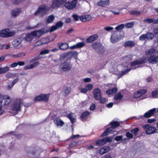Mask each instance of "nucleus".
Here are the masks:
<instances>
[{
	"label": "nucleus",
	"mask_w": 158,
	"mask_h": 158,
	"mask_svg": "<svg viewBox=\"0 0 158 158\" xmlns=\"http://www.w3.org/2000/svg\"><path fill=\"white\" fill-rule=\"evenodd\" d=\"M158 50L155 49L153 48H152L149 50H146L145 52V54L146 56H150V57L147 60L146 58L141 59L131 63L130 66L131 67V69H135L139 67V66L137 67H135L139 64H142L146 63L148 61L149 63L155 64L158 63ZM131 70V69H128L124 71H122L121 72L118 74V78H119L123 75L126 74Z\"/></svg>",
	"instance_id": "obj_1"
},
{
	"label": "nucleus",
	"mask_w": 158,
	"mask_h": 158,
	"mask_svg": "<svg viewBox=\"0 0 158 158\" xmlns=\"http://www.w3.org/2000/svg\"><path fill=\"white\" fill-rule=\"evenodd\" d=\"M92 47L95 51L99 54H103L106 51L105 48L102 44L98 41L93 43Z\"/></svg>",
	"instance_id": "obj_2"
},
{
	"label": "nucleus",
	"mask_w": 158,
	"mask_h": 158,
	"mask_svg": "<svg viewBox=\"0 0 158 158\" xmlns=\"http://www.w3.org/2000/svg\"><path fill=\"white\" fill-rule=\"evenodd\" d=\"M72 65L69 62L66 61L61 63L59 66V69L64 72H69L71 69Z\"/></svg>",
	"instance_id": "obj_3"
},
{
	"label": "nucleus",
	"mask_w": 158,
	"mask_h": 158,
	"mask_svg": "<svg viewBox=\"0 0 158 158\" xmlns=\"http://www.w3.org/2000/svg\"><path fill=\"white\" fill-rule=\"evenodd\" d=\"M8 29H3L0 31V36L3 37L7 38L11 37L15 35V31L9 32Z\"/></svg>",
	"instance_id": "obj_4"
},
{
	"label": "nucleus",
	"mask_w": 158,
	"mask_h": 158,
	"mask_svg": "<svg viewBox=\"0 0 158 158\" xmlns=\"http://www.w3.org/2000/svg\"><path fill=\"white\" fill-rule=\"evenodd\" d=\"M49 95L48 94H42L36 96L34 99L35 102L44 101L47 102L48 100Z\"/></svg>",
	"instance_id": "obj_5"
},
{
	"label": "nucleus",
	"mask_w": 158,
	"mask_h": 158,
	"mask_svg": "<svg viewBox=\"0 0 158 158\" xmlns=\"http://www.w3.org/2000/svg\"><path fill=\"white\" fill-rule=\"evenodd\" d=\"M143 128L145 130V133L148 135H150L155 133L156 131V128L148 124H145L142 126Z\"/></svg>",
	"instance_id": "obj_6"
},
{
	"label": "nucleus",
	"mask_w": 158,
	"mask_h": 158,
	"mask_svg": "<svg viewBox=\"0 0 158 158\" xmlns=\"http://www.w3.org/2000/svg\"><path fill=\"white\" fill-rule=\"evenodd\" d=\"M66 1V0H53L51 5V7L53 9H56L63 5Z\"/></svg>",
	"instance_id": "obj_7"
},
{
	"label": "nucleus",
	"mask_w": 158,
	"mask_h": 158,
	"mask_svg": "<svg viewBox=\"0 0 158 158\" xmlns=\"http://www.w3.org/2000/svg\"><path fill=\"white\" fill-rule=\"evenodd\" d=\"M46 6L44 5L40 7L38 10L34 13V15H39L40 16H43L47 13V11L46 10Z\"/></svg>",
	"instance_id": "obj_8"
},
{
	"label": "nucleus",
	"mask_w": 158,
	"mask_h": 158,
	"mask_svg": "<svg viewBox=\"0 0 158 158\" xmlns=\"http://www.w3.org/2000/svg\"><path fill=\"white\" fill-rule=\"evenodd\" d=\"M12 110L16 111L20 110V98H17L14 100L13 104L11 106Z\"/></svg>",
	"instance_id": "obj_9"
},
{
	"label": "nucleus",
	"mask_w": 158,
	"mask_h": 158,
	"mask_svg": "<svg viewBox=\"0 0 158 158\" xmlns=\"http://www.w3.org/2000/svg\"><path fill=\"white\" fill-rule=\"evenodd\" d=\"M77 3V0H72L66 2L65 4V6L69 10H71L76 7Z\"/></svg>",
	"instance_id": "obj_10"
},
{
	"label": "nucleus",
	"mask_w": 158,
	"mask_h": 158,
	"mask_svg": "<svg viewBox=\"0 0 158 158\" xmlns=\"http://www.w3.org/2000/svg\"><path fill=\"white\" fill-rule=\"evenodd\" d=\"M156 108H154L151 109L148 111L146 112L143 115L140 116V118H150L151 116L154 115V114L156 112Z\"/></svg>",
	"instance_id": "obj_11"
},
{
	"label": "nucleus",
	"mask_w": 158,
	"mask_h": 158,
	"mask_svg": "<svg viewBox=\"0 0 158 158\" xmlns=\"http://www.w3.org/2000/svg\"><path fill=\"white\" fill-rule=\"evenodd\" d=\"M118 32L117 31H115L111 36L110 41L113 44L117 42L120 39L117 34Z\"/></svg>",
	"instance_id": "obj_12"
},
{
	"label": "nucleus",
	"mask_w": 158,
	"mask_h": 158,
	"mask_svg": "<svg viewBox=\"0 0 158 158\" xmlns=\"http://www.w3.org/2000/svg\"><path fill=\"white\" fill-rule=\"evenodd\" d=\"M94 96L95 99L97 100L101 98V92L99 89L97 88L94 89Z\"/></svg>",
	"instance_id": "obj_13"
},
{
	"label": "nucleus",
	"mask_w": 158,
	"mask_h": 158,
	"mask_svg": "<svg viewBox=\"0 0 158 158\" xmlns=\"http://www.w3.org/2000/svg\"><path fill=\"white\" fill-rule=\"evenodd\" d=\"M110 0H106L103 1L102 0L98 1L97 2V5L99 6L105 7L109 5Z\"/></svg>",
	"instance_id": "obj_14"
},
{
	"label": "nucleus",
	"mask_w": 158,
	"mask_h": 158,
	"mask_svg": "<svg viewBox=\"0 0 158 158\" xmlns=\"http://www.w3.org/2000/svg\"><path fill=\"white\" fill-rule=\"evenodd\" d=\"M115 131V128L112 126L107 128L101 135V137H103L108 135V134L112 133Z\"/></svg>",
	"instance_id": "obj_15"
},
{
	"label": "nucleus",
	"mask_w": 158,
	"mask_h": 158,
	"mask_svg": "<svg viewBox=\"0 0 158 158\" xmlns=\"http://www.w3.org/2000/svg\"><path fill=\"white\" fill-rule=\"evenodd\" d=\"M45 32L43 30H36L31 32L34 36H36L38 38L40 37V36L45 33Z\"/></svg>",
	"instance_id": "obj_16"
},
{
	"label": "nucleus",
	"mask_w": 158,
	"mask_h": 158,
	"mask_svg": "<svg viewBox=\"0 0 158 158\" xmlns=\"http://www.w3.org/2000/svg\"><path fill=\"white\" fill-rule=\"evenodd\" d=\"M98 38V35L94 34L91 35L86 39V41L87 43H91L96 40Z\"/></svg>",
	"instance_id": "obj_17"
},
{
	"label": "nucleus",
	"mask_w": 158,
	"mask_h": 158,
	"mask_svg": "<svg viewBox=\"0 0 158 158\" xmlns=\"http://www.w3.org/2000/svg\"><path fill=\"white\" fill-rule=\"evenodd\" d=\"M153 32L155 35L154 38V45L156 46H158V28H155L153 30Z\"/></svg>",
	"instance_id": "obj_18"
},
{
	"label": "nucleus",
	"mask_w": 158,
	"mask_h": 158,
	"mask_svg": "<svg viewBox=\"0 0 158 158\" xmlns=\"http://www.w3.org/2000/svg\"><path fill=\"white\" fill-rule=\"evenodd\" d=\"M3 100H4V103L3 104V106H8L11 101L10 97L8 95H3Z\"/></svg>",
	"instance_id": "obj_19"
},
{
	"label": "nucleus",
	"mask_w": 158,
	"mask_h": 158,
	"mask_svg": "<svg viewBox=\"0 0 158 158\" xmlns=\"http://www.w3.org/2000/svg\"><path fill=\"white\" fill-rule=\"evenodd\" d=\"M146 92L147 90L146 89L140 90L134 94V97L135 98H139L144 94Z\"/></svg>",
	"instance_id": "obj_20"
},
{
	"label": "nucleus",
	"mask_w": 158,
	"mask_h": 158,
	"mask_svg": "<svg viewBox=\"0 0 158 158\" xmlns=\"http://www.w3.org/2000/svg\"><path fill=\"white\" fill-rule=\"evenodd\" d=\"M40 64V63L38 61H36L32 64L27 65L25 66L24 69H32L34 67H35L38 66Z\"/></svg>",
	"instance_id": "obj_21"
},
{
	"label": "nucleus",
	"mask_w": 158,
	"mask_h": 158,
	"mask_svg": "<svg viewBox=\"0 0 158 158\" xmlns=\"http://www.w3.org/2000/svg\"><path fill=\"white\" fill-rule=\"evenodd\" d=\"M85 43L82 42H79L76 45H74L70 47L71 49H74L75 48H79L83 47L85 45Z\"/></svg>",
	"instance_id": "obj_22"
},
{
	"label": "nucleus",
	"mask_w": 158,
	"mask_h": 158,
	"mask_svg": "<svg viewBox=\"0 0 158 158\" xmlns=\"http://www.w3.org/2000/svg\"><path fill=\"white\" fill-rule=\"evenodd\" d=\"M34 37L31 32L30 33H28L24 37V40L27 42H30L34 39Z\"/></svg>",
	"instance_id": "obj_23"
},
{
	"label": "nucleus",
	"mask_w": 158,
	"mask_h": 158,
	"mask_svg": "<svg viewBox=\"0 0 158 158\" xmlns=\"http://www.w3.org/2000/svg\"><path fill=\"white\" fill-rule=\"evenodd\" d=\"M54 123L57 126L62 127L64 123V122L59 118H57L54 120Z\"/></svg>",
	"instance_id": "obj_24"
},
{
	"label": "nucleus",
	"mask_w": 158,
	"mask_h": 158,
	"mask_svg": "<svg viewBox=\"0 0 158 158\" xmlns=\"http://www.w3.org/2000/svg\"><path fill=\"white\" fill-rule=\"evenodd\" d=\"M67 117L70 120L72 124L76 122L75 115L73 113H70L68 114Z\"/></svg>",
	"instance_id": "obj_25"
},
{
	"label": "nucleus",
	"mask_w": 158,
	"mask_h": 158,
	"mask_svg": "<svg viewBox=\"0 0 158 158\" xmlns=\"http://www.w3.org/2000/svg\"><path fill=\"white\" fill-rule=\"evenodd\" d=\"M135 45V42L131 41H128L126 42L124 44V46L125 47H133Z\"/></svg>",
	"instance_id": "obj_26"
},
{
	"label": "nucleus",
	"mask_w": 158,
	"mask_h": 158,
	"mask_svg": "<svg viewBox=\"0 0 158 158\" xmlns=\"http://www.w3.org/2000/svg\"><path fill=\"white\" fill-rule=\"evenodd\" d=\"M58 46L60 49L63 50L67 49L69 47L68 44L65 43H61L60 44H59Z\"/></svg>",
	"instance_id": "obj_27"
},
{
	"label": "nucleus",
	"mask_w": 158,
	"mask_h": 158,
	"mask_svg": "<svg viewBox=\"0 0 158 158\" xmlns=\"http://www.w3.org/2000/svg\"><path fill=\"white\" fill-rule=\"evenodd\" d=\"M20 12V8H18L17 9L12 10L11 12V14L12 16L14 17H15L19 15Z\"/></svg>",
	"instance_id": "obj_28"
},
{
	"label": "nucleus",
	"mask_w": 158,
	"mask_h": 158,
	"mask_svg": "<svg viewBox=\"0 0 158 158\" xmlns=\"http://www.w3.org/2000/svg\"><path fill=\"white\" fill-rule=\"evenodd\" d=\"M132 59V57L131 55H128L127 56H124L121 58V60H123L124 62H127L131 60Z\"/></svg>",
	"instance_id": "obj_29"
},
{
	"label": "nucleus",
	"mask_w": 158,
	"mask_h": 158,
	"mask_svg": "<svg viewBox=\"0 0 158 158\" xmlns=\"http://www.w3.org/2000/svg\"><path fill=\"white\" fill-rule=\"evenodd\" d=\"M117 91V89L114 87L113 89H109L106 91V93L108 95L113 94Z\"/></svg>",
	"instance_id": "obj_30"
},
{
	"label": "nucleus",
	"mask_w": 158,
	"mask_h": 158,
	"mask_svg": "<svg viewBox=\"0 0 158 158\" xmlns=\"http://www.w3.org/2000/svg\"><path fill=\"white\" fill-rule=\"evenodd\" d=\"M89 114V112L85 111L82 113L81 116V120L84 121L85 120L86 118Z\"/></svg>",
	"instance_id": "obj_31"
},
{
	"label": "nucleus",
	"mask_w": 158,
	"mask_h": 158,
	"mask_svg": "<svg viewBox=\"0 0 158 158\" xmlns=\"http://www.w3.org/2000/svg\"><path fill=\"white\" fill-rule=\"evenodd\" d=\"M123 97V95L120 92H118L115 95L114 98L115 100H121Z\"/></svg>",
	"instance_id": "obj_32"
},
{
	"label": "nucleus",
	"mask_w": 158,
	"mask_h": 158,
	"mask_svg": "<svg viewBox=\"0 0 158 158\" xmlns=\"http://www.w3.org/2000/svg\"><path fill=\"white\" fill-rule=\"evenodd\" d=\"M71 91V89L70 87H65L63 91L65 96L68 95Z\"/></svg>",
	"instance_id": "obj_33"
},
{
	"label": "nucleus",
	"mask_w": 158,
	"mask_h": 158,
	"mask_svg": "<svg viewBox=\"0 0 158 158\" xmlns=\"http://www.w3.org/2000/svg\"><path fill=\"white\" fill-rule=\"evenodd\" d=\"M105 144L104 139H99L97 141L95 142V144L98 146H102Z\"/></svg>",
	"instance_id": "obj_34"
},
{
	"label": "nucleus",
	"mask_w": 158,
	"mask_h": 158,
	"mask_svg": "<svg viewBox=\"0 0 158 158\" xmlns=\"http://www.w3.org/2000/svg\"><path fill=\"white\" fill-rule=\"evenodd\" d=\"M131 14L134 15H141V12L140 11H138L135 10H134L129 11Z\"/></svg>",
	"instance_id": "obj_35"
},
{
	"label": "nucleus",
	"mask_w": 158,
	"mask_h": 158,
	"mask_svg": "<svg viewBox=\"0 0 158 158\" xmlns=\"http://www.w3.org/2000/svg\"><path fill=\"white\" fill-rule=\"evenodd\" d=\"M55 19V17L53 15H49L46 19V23H49L53 22Z\"/></svg>",
	"instance_id": "obj_36"
},
{
	"label": "nucleus",
	"mask_w": 158,
	"mask_h": 158,
	"mask_svg": "<svg viewBox=\"0 0 158 158\" xmlns=\"http://www.w3.org/2000/svg\"><path fill=\"white\" fill-rule=\"evenodd\" d=\"M8 67L6 66L4 68L0 67V74L6 73L9 70Z\"/></svg>",
	"instance_id": "obj_37"
},
{
	"label": "nucleus",
	"mask_w": 158,
	"mask_h": 158,
	"mask_svg": "<svg viewBox=\"0 0 158 158\" xmlns=\"http://www.w3.org/2000/svg\"><path fill=\"white\" fill-rule=\"evenodd\" d=\"M20 44L19 40L15 39L13 40L12 42V44L14 47H17Z\"/></svg>",
	"instance_id": "obj_38"
},
{
	"label": "nucleus",
	"mask_w": 158,
	"mask_h": 158,
	"mask_svg": "<svg viewBox=\"0 0 158 158\" xmlns=\"http://www.w3.org/2000/svg\"><path fill=\"white\" fill-rule=\"evenodd\" d=\"M3 96V95L0 94V107L1 108V110H0V115L2 114L3 113V111L2 110V106Z\"/></svg>",
	"instance_id": "obj_39"
},
{
	"label": "nucleus",
	"mask_w": 158,
	"mask_h": 158,
	"mask_svg": "<svg viewBox=\"0 0 158 158\" xmlns=\"http://www.w3.org/2000/svg\"><path fill=\"white\" fill-rule=\"evenodd\" d=\"M147 39L148 40H152L154 37L153 34L150 32H148L146 34Z\"/></svg>",
	"instance_id": "obj_40"
},
{
	"label": "nucleus",
	"mask_w": 158,
	"mask_h": 158,
	"mask_svg": "<svg viewBox=\"0 0 158 158\" xmlns=\"http://www.w3.org/2000/svg\"><path fill=\"white\" fill-rule=\"evenodd\" d=\"M110 124L114 128L118 127L120 125V124L119 123L115 121L112 122L110 123Z\"/></svg>",
	"instance_id": "obj_41"
},
{
	"label": "nucleus",
	"mask_w": 158,
	"mask_h": 158,
	"mask_svg": "<svg viewBox=\"0 0 158 158\" xmlns=\"http://www.w3.org/2000/svg\"><path fill=\"white\" fill-rule=\"evenodd\" d=\"M139 131V128H138L136 127L134 129L131 130L130 131L132 134H133L134 135L136 136L137 135Z\"/></svg>",
	"instance_id": "obj_42"
},
{
	"label": "nucleus",
	"mask_w": 158,
	"mask_h": 158,
	"mask_svg": "<svg viewBox=\"0 0 158 158\" xmlns=\"http://www.w3.org/2000/svg\"><path fill=\"white\" fill-rule=\"evenodd\" d=\"M50 50L48 49H44L42 50L40 52V55H45L48 54L49 53Z\"/></svg>",
	"instance_id": "obj_43"
},
{
	"label": "nucleus",
	"mask_w": 158,
	"mask_h": 158,
	"mask_svg": "<svg viewBox=\"0 0 158 158\" xmlns=\"http://www.w3.org/2000/svg\"><path fill=\"white\" fill-rule=\"evenodd\" d=\"M63 25V23L60 21L57 22L56 24L55 25L58 29L61 28Z\"/></svg>",
	"instance_id": "obj_44"
},
{
	"label": "nucleus",
	"mask_w": 158,
	"mask_h": 158,
	"mask_svg": "<svg viewBox=\"0 0 158 158\" xmlns=\"http://www.w3.org/2000/svg\"><path fill=\"white\" fill-rule=\"evenodd\" d=\"M69 55V52L64 53L61 54L60 56V59L62 60H64V58L68 57Z\"/></svg>",
	"instance_id": "obj_45"
},
{
	"label": "nucleus",
	"mask_w": 158,
	"mask_h": 158,
	"mask_svg": "<svg viewBox=\"0 0 158 158\" xmlns=\"http://www.w3.org/2000/svg\"><path fill=\"white\" fill-rule=\"evenodd\" d=\"M40 40L41 41V44H42V45L46 44L48 43V40L47 38H42Z\"/></svg>",
	"instance_id": "obj_46"
},
{
	"label": "nucleus",
	"mask_w": 158,
	"mask_h": 158,
	"mask_svg": "<svg viewBox=\"0 0 158 158\" xmlns=\"http://www.w3.org/2000/svg\"><path fill=\"white\" fill-rule=\"evenodd\" d=\"M124 24H122L119 25L115 27L116 30L117 31H119L122 30L124 27Z\"/></svg>",
	"instance_id": "obj_47"
},
{
	"label": "nucleus",
	"mask_w": 158,
	"mask_h": 158,
	"mask_svg": "<svg viewBox=\"0 0 158 158\" xmlns=\"http://www.w3.org/2000/svg\"><path fill=\"white\" fill-rule=\"evenodd\" d=\"M85 88L88 91L91 90L93 88V86L91 84H88L85 85Z\"/></svg>",
	"instance_id": "obj_48"
},
{
	"label": "nucleus",
	"mask_w": 158,
	"mask_h": 158,
	"mask_svg": "<svg viewBox=\"0 0 158 158\" xmlns=\"http://www.w3.org/2000/svg\"><path fill=\"white\" fill-rule=\"evenodd\" d=\"M69 54H71V55L75 57H77L78 55V53L76 51H73L69 52Z\"/></svg>",
	"instance_id": "obj_49"
},
{
	"label": "nucleus",
	"mask_w": 158,
	"mask_h": 158,
	"mask_svg": "<svg viewBox=\"0 0 158 158\" xmlns=\"http://www.w3.org/2000/svg\"><path fill=\"white\" fill-rule=\"evenodd\" d=\"M126 135L129 139H131L133 137V135L129 132H127L126 133Z\"/></svg>",
	"instance_id": "obj_50"
},
{
	"label": "nucleus",
	"mask_w": 158,
	"mask_h": 158,
	"mask_svg": "<svg viewBox=\"0 0 158 158\" xmlns=\"http://www.w3.org/2000/svg\"><path fill=\"white\" fill-rule=\"evenodd\" d=\"M157 94H158V90L154 91L152 93V96L154 98H156Z\"/></svg>",
	"instance_id": "obj_51"
},
{
	"label": "nucleus",
	"mask_w": 158,
	"mask_h": 158,
	"mask_svg": "<svg viewBox=\"0 0 158 158\" xmlns=\"http://www.w3.org/2000/svg\"><path fill=\"white\" fill-rule=\"evenodd\" d=\"M20 65V61H18L17 62H15L10 65V67L11 68H14Z\"/></svg>",
	"instance_id": "obj_52"
},
{
	"label": "nucleus",
	"mask_w": 158,
	"mask_h": 158,
	"mask_svg": "<svg viewBox=\"0 0 158 158\" xmlns=\"http://www.w3.org/2000/svg\"><path fill=\"white\" fill-rule=\"evenodd\" d=\"M144 22H147L148 23H150L153 22V19L148 18L145 19L143 20Z\"/></svg>",
	"instance_id": "obj_53"
},
{
	"label": "nucleus",
	"mask_w": 158,
	"mask_h": 158,
	"mask_svg": "<svg viewBox=\"0 0 158 158\" xmlns=\"http://www.w3.org/2000/svg\"><path fill=\"white\" fill-rule=\"evenodd\" d=\"M105 141V144L107 142H110L112 141V139L110 137H106L104 139Z\"/></svg>",
	"instance_id": "obj_54"
},
{
	"label": "nucleus",
	"mask_w": 158,
	"mask_h": 158,
	"mask_svg": "<svg viewBox=\"0 0 158 158\" xmlns=\"http://www.w3.org/2000/svg\"><path fill=\"white\" fill-rule=\"evenodd\" d=\"M147 39V35L146 34H143L141 35L139 37V40H143L145 39Z\"/></svg>",
	"instance_id": "obj_55"
},
{
	"label": "nucleus",
	"mask_w": 158,
	"mask_h": 158,
	"mask_svg": "<svg viewBox=\"0 0 158 158\" xmlns=\"http://www.w3.org/2000/svg\"><path fill=\"white\" fill-rule=\"evenodd\" d=\"M86 16H81L79 17L80 20L82 22H85L86 21Z\"/></svg>",
	"instance_id": "obj_56"
},
{
	"label": "nucleus",
	"mask_w": 158,
	"mask_h": 158,
	"mask_svg": "<svg viewBox=\"0 0 158 158\" xmlns=\"http://www.w3.org/2000/svg\"><path fill=\"white\" fill-rule=\"evenodd\" d=\"M133 24L132 23H127L125 24V26L128 28H131L133 26Z\"/></svg>",
	"instance_id": "obj_57"
},
{
	"label": "nucleus",
	"mask_w": 158,
	"mask_h": 158,
	"mask_svg": "<svg viewBox=\"0 0 158 158\" xmlns=\"http://www.w3.org/2000/svg\"><path fill=\"white\" fill-rule=\"evenodd\" d=\"M122 138H123V136L122 135H119V136H116L115 138L114 139L116 141H119L120 140H121V139H122Z\"/></svg>",
	"instance_id": "obj_58"
},
{
	"label": "nucleus",
	"mask_w": 158,
	"mask_h": 158,
	"mask_svg": "<svg viewBox=\"0 0 158 158\" xmlns=\"http://www.w3.org/2000/svg\"><path fill=\"white\" fill-rule=\"evenodd\" d=\"M77 145V143L75 142H73L69 144V146L70 147H73Z\"/></svg>",
	"instance_id": "obj_59"
},
{
	"label": "nucleus",
	"mask_w": 158,
	"mask_h": 158,
	"mask_svg": "<svg viewBox=\"0 0 158 158\" xmlns=\"http://www.w3.org/2000/svg\"><path fill=\"white\" fill-rule=\"evenodd\" d=\"M106 152H107L110 150V148L108 146H104L102 148Z\"/></svg>",
	"instance_id": "obj_60"
},
{
	"label": "nucleus",
	"mask_w": 158,
	"mask_h": 158,
	"mask_svg": "<svg viewBox=\"0 0 158 158\" xmlns=\"http://www.w3.org/2000/svg\"><path fill=\"white\" fill-rule=\"evenodd\" d=\"M58 28L56 27V25L52 26L51 27V29L50 30V31L51 32H52V31L56 30Z\"/></svg>",
	"instance_id": "obj_61"
},
{
	"label": "nucleus",
	"mask_w": 158,
	"mask_h": 158,
	"mask_svg": "<svg viewBox=\"0 0 158 158\" xmlns=\"http://www.w3.org/2000/svg\"><path fill=\"white\" fill-rule=\"evenodd\" d=\"M113 29V28L112 27H106L104 28V30L107 31H110L112 30Z\"/></svg>",
	"instance_id": "obj_62"
},
{
	"label": "nucleus",
	"mask_w": 158,
	"mask_h": 158,
	"mask_svg": "<svg viewBox=\"0 0 158 158\" xmlns=\"http://www.w3.org/2000/svg\"><path fill=\"white\" fill-rule=\"evenodd\" d=\"M73 17L74 19L76 21H78L79 20V17L76 14H74L73 15Z\"/></svg>",
	"instance_id": "obj_63"
},
{
	"label": "nucleus",
	"mask_w": 158,
	"mask_h": 158,
	"mask_svg": "<svg viewBox=\"0 0 158 158\" xmlns=\"http://www.w3.org/2000/svg\"><path fill=\"white\" fill-rule=\"evenodd\" d=\"M83 81L85 82H89L91 81V79L89 77L85 78L83 79Z\"/></svg>",
	"instance_id": "obj_64"
}]
</instances>
